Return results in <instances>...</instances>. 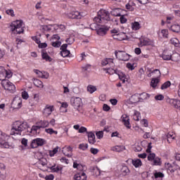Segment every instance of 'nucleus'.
Segmentation results:
<instances>
[{
    "label": "nucleus",
    "mask_w": 180,
    "mask_h": 180,
    "mask_svg": "<svg viewBox=\"0 0 180 180\" xmlns=\"http://www.w3.org/2000/svg\"><path fill=\"white\" fill-rule=\"evenodd\" d=\"M26 129H29L27 122H20L19 121L15 122L11 130V136H22V131H25Z\"/></svg>",
    "instance_id": "nucleus-1"
},
{
    "label": "nucleus",
    "mask_w": 180,
    "mask_h": 180,
    "mask_svg": "<svg viewBox=\"0 0 180 180\" xmlns=\"http://www.w3.org/2000/svg\"><path fill=\"white\" fill-rule=\"evenodd\" d=\"M110 20V15L109 11L106 10H101L98 13V16L94 18V22L96 23H105Z\"/></svg>",
    "instance_id": "nucleus-2"
},
{
    "label": "nucleus",
    "mask_w": 180,
    "mask_h": 180,
    "mask_svg": "<svg viewBox=\"0 0 180 180\" xmlns=\"http://www.w3.org/2000/svg\"><path fill=\"white\" fill-rule=\"evenodd\" d=\"M70 102L72 106L76 109L73 111V115L78 116V112L82 110V100L79 97L72 98Z\"/></svg>",
    "instance_id": "nucleus-3"
},
{
    "label": "nucleus",
    "mask_w": 180,
    "mask_h": 180,
    "mask_svg": "<svg viewBox=\"0 0 180 180\" xmlns=\"http://www.w3.org/2000/svg\"><path fill=\"white\" fill-rule=\"evenodd\" d=\"M22 26H23V22L22 20L14 21L11 24V30L12 32H16L17 34H20V33L25 32Z\"/></svg>",
    "instance_id": "nucleus-4"
},
{
    "label": "nucleus",
    "mask_w": 180,
    "mask_h": 180,
    "mask_svg": "<svg viewBox=\"0 0 180 180\" xmlns=\"http://www.w3.org/2000/svg\"><path fill=\"white\" fill-rule=\"evenodd\" d=\"M1 85L6 91L11 92V94H14V92L16 91V87L15 86V84L9 82V80L3 81L1 82Z\"/></svg>",
    "instance_id": "nucleus-5"
},
{
    "label": "nucleus",
    "mask_w": 180,
    "mask_h": 180,
    "mask_svg": "<svg viewBox=\"0 0 180 180\" xmlns=\"http://www.w3.org/2000/svg\"><path fill=\"white\" fill-rule=\"evenodd\" d=\"M112 37L115 40H118L120 41H122L123 40H126L127 38V36H126V33L124 32H119L117 30H111Z\"/></svg>",
    "instance_id": "nucleus-6"
},
{
    "label": "nucleus",
    "mask_w": 180,
    "mask_h": 180,
    "mask_svg": "<svg viewBox=\"0 0 180 180\" xmlns=\"http://www.w3.org/2000/svg\"><path fill=\"white\" fill-rule=\"evenodd\" d=\"M152 74H156V77H158L156 78H153L150 82V86L155 88L157 86V84H158L160 82V79L158 78L161 77V72L160 71V70L156 69L152 72Z\"/></svg>",
    "instance_id": "nucleus-7"
},
{
    "label": "nucleus",
    "mask_w": 180,
    "mask_h": 180,
    "mask_svg": "<svg viewBox=\"0 0 180 180\" xmlns=\"http://www.w3.org/2000/svg\"><path fill=\"white\" fill-rule=\"evenodd\" d=\"M115 56L118 60H120L121 61H127L129 58V54H127L124 51H115Z\"/></svg>",
    "instance_id": "nucleus-8"
},
{
    "label": "nucleus",
    "mask_w": 180,
    "mask_h": 180,
    "mask_svg": "<svg viewBox=\"0 0 180 180\" xmlns=\"http://www.w3.org/2000/svg\"><path fill=\"white\" fill-rule=\"evenodd\" d=\"M11 108L13 109H20L22 108V98L20 96H15L11 103Z\"/></svg>",
    "instance_id": "nucleus-9"
},
{
    "label": "nucleus",
    "mask_w": 180,
    "mask_h": 180,
    "mask_svg": "<svg viewBox=\"0 0 180 180\" xmlns=\"http://www.w3.org/2000/svg\"><path fill=\"white\" fill-rule=\"evenodd\" d=\"M11 77H12V75L8 72V71H6L4 67L0 66V81L4 82V81H6L5 78H11Z\"/></svg>",
    "instance_id": "nucleus-10"
},
{
    "label": "nucleus",
    "mask_w": 180,
    "mask_h": 180,
    "mask_svg": "<svg viewBox=\"0 0 180 180\" xmlns=\"http://www.w3.org/2000/svg\"><path fill=\"white\" fill-rule=\"evenodd\" d=\"M140 101V95L139 94H134L132 95L129 100L126 101V103L128 105H134V103H139Z\"/></svg>",
    "instance_id": "nucleus-11"
},
{
    "label": "nucleus",
    "mask_w": 180,
    "mask_h": 180,
    "mask_svg": "<svg viewBox=\"0 0 180 180\" xmlns=\"http://www.w3.org/2000/svg\"><path fill=\"white\" fill-rule=\"evenodd\" d=\"M109 30V27L105 25H99L98 28L96 30L97 34L99 36H105L106 34V32Z\"/></svg>",
    "instance_id": "nucleus-12"
},
{
    "label": "nucleus",
    "mask_w": 180,
    "mask_h": 180,
    "mask_svg": "<svg viewBox=\"0 0 180 180\" xmlns=\"http://www.w3.org/2000/svg\"><path fill=\"white\" fill-rule=\"evenodd\" d=\"M67 47H68V44H64L60 46V50H62L60 51V55L62 56V57H68V56L71 54L70 51L67 50Z\"/></svg>",
    "instance_id": "nucleus-13"
},
{
    "label": "nucleus",
    "mask_w": 180,
    "mask_h": 180,
    "mask_svg": "<svg viewBox=\"0 0 180 180\" xmlns=\"http://www.w3.org/2000/svg\"><path fill=\"white\" fill-rule=\"evenodd\" d=\"M69 19H81L82 15H81V13L78 11H72L67 15Z\"/></svg>",
    "instance_id": "nucleus-14"
},
{
    "label": "nucleus",
    "mask_w": 180,
    "mask_h": 180,
    "mask_svg": "<svg viewBox=\"0 0 180 180\" xmlns=\"http://www.w3.org/2000/svg\"><path fill=\"white\" fill-rule=\"evenodd\" d=\"M62 153L66 157H72V148L70 146H65L62 150Z\"/></svg>",
    "instance_id": "nucleus-15"
},
{
    "label": "nucleus",
    "mask_w": 180,
    "mask_h": 180,
    "mask_svg": "<svg viewBox=\"0 0 180 180\" xmlns=\"http://www.w3.org/2000/svg\"><path fill=\"white\" fill-rule=\"evenodd\" d=\"M5 136L1 135L0 137V146L1 148H9V143L5 140Z\"/></svg>",
    "instance_id": "nucleus-16"
},
{
    "label": "nucleus",
    "mask_w": 180,
    "mask_h": 180,
    "mask_svg": "<svg viewBox=\"0 0 180 180\" xmlns=\"http://www.w3.org/2000/svg\"><path fill=\"white\" fill-rule=\"evenodd\" d=\"M122 122L126 127L127 129H130L131 126H130V118H129V116L127 115H122Z\"/></svg>",
    "instance_id": "nucleus-17"
},
{
    "label": "nucleus",
    "mask_w": 180,
    "mask_h": 180,
    "mask_svg": "<svg viewBox=\"0 0 180 180\" xmlns=\"http://www.w3.org/2000/svg\"><path fill=\"white\" fill-rule=\"evenodd\" d=\"M53 108L54 106L53 105H46L43 111L44 116H50V114L53 112Z\"/></svg>",
    "instance_id": "nucleus-18"
},
{
    "label": "nucleus",
    "mask_w": 180,
    "mask_h": 180,
    "mask_svg": "<svg viewBox=\"0 0 180 180\" xmlns=\"http://www.w3.org/2000/svg\"><path fill=\"white\" fill-rule=\"evenodd\" d=\"M75 180H86V174L84 172L77 173L74 176Z\"/></svg>",
    "instance_id": "nucleus-19"
},
{
    "label": "nucleus",
    "mask_w": 180,
    "mask_h": 180,
    "mask_svg": "<svg viewBox=\"0 0 180 180\" xmlns=\"http://www.w3.org/2000/svg\"><path fill=\"white\" fill-rule=\"evenodd\" d=\"M88 134V139H89V143L90 144H95L96 141H95V134H94L92 131L87 132Z\"/></svg>",
    "instance_id": "nucleus-20"
},
{
    "label": "nucleus",
    "mask_w": 180,
    "mask_h": 180,
    "mask_svg": "<svg viewBox=\"0 0 180 180\" xmlns=\"http://www.w3.org/2000/svg\"><path fill=\"white\" fill-rule=\"evenodd\" d=\"M120 172L122 176H126L127 175H129V174H130V169H129V167H127V166H123L120 169Z\"/></svg>",
    "instance_id": "nucleus-21"
},
{
    "label": "nucleus",
    "mask_w": 180,
    "mask_h": 180,
    "mask_svg": "<svg viewBox=\"0 0 180 180\" xmlns=\"http://www.w3.org/2000/svg\"><path fill=\"white\" fill-rule=\"evenodd\" d=\"M91 172L93 173V175L95 176H99L101 175V169L96 166L92 167L91 168Z\"/></svg>",
    "instance_id": "nucleus-22"
},
{
    "label": "nucleus",
    "mask_w": 180,
    "mask_h": 180,
    "mask_svg": "<svg viewBox=\"0 0 180 180\" xmlns=\"http://www.w3.org/2000/svg\"><path fill=\"white\" fill-rule=\"evenodd\" d=\"M170 103L176 108L180 109V101L177 99H171Z\"/></svg>",
    "instance_id": "nucleus-23"
},
{
    "label": "nucleus",
    "mask_w": 180,
    "mask_h": 180,
    "mask_svg": "<svg viewBox=\"0 0 180 180\" xmlns=\"http://www.w3.org/2000/svg\"><path fill=\"white\" fill-rule=\"evenodd\" d=\"M37 124L39 125V127H40V129H44V127H49V121H46V120H41L39 122H38L37 123Z\"/></svg>",
    "instance_id": "nucleus-24"
},
{
    "label": "nucleus",
    "mask_w": 180,
    "mask_h": 180,
    "mask_svg": "<svg viewBox=\"0 0 180 180\" xmlns=\"http://www.w3.org/2000/svg\"><path fill=\"white\" fill-rule=\"evenodd\" d=\"M132 164L135 167V168H139V167H141L143 163L141 162V160L140 159H134L132 160Z\"/></svg>",
    "instance_id": "nucleus-25"
},
{
    "label": "nucleus",
    "mask_w": 180,
    "mask_h": 180,
    "mask_svg": "<svg viewBox=\"0 0 180 180\" xmlns=\"http://www.w3.org/2000/svg\"><path fill=\"white\" fill-rule=\"evenodd\" d=\"M126 148L124 146H116L112 148V151H116L117 153H120V151H124Z\"/></svg>",
    "instance_id": "nucleus-26"
},
{
    "label": "nucleus",
    "mask_w": 180,
    "mask_h": 180,
    "mask_svg": "<svg viewBox=\"0 0 180 180\" xmlns=\"http://www.w3.org/2000/svg\"><path fill=\"white\" fill-rule=\"evenodd\" d=\"M173 57H174V55L169 54L167 52H165V51L162 54V58L163 60H174V59H172Z\"/></svg>",
    "instance_id": "nucleus-27"
},
{
    "label": "nucleus",
    "mask_w": 180,
    "mask_h": 180,
    "mask_svg": "<svg viewBox=\"0 0 180 180\" xmlns=\"http://www.w3.org/2000/svg\"><path fill=\"white\" fill-rule=\"evenodd\" d=\"M171 44H173L175 47H180L179 40L176 38H172L170 39Z\"/></svg>",
    "instance_id": "nucleus-28"
},
{
    "label": "nucleus",
    "mask_w": 180,
    "mask_h": 180,
    "mask_svg": "<svg viewBox=\"0 0 180 180\" xmlns=\"http://www.w3.org/2000/svg\"><path fill=\"white\" fill-rule=\"evenodd\" d=\"M170 30L174 33H179L180 32V25H173L170 27Z\"/></svg>",
    "instance_id": "nucleus-29"
},
{
    "label": "nucleus",
    "mask_w": 180,
    "mask_h": 180,
    "mask_svg": "<svg viewBox=\"0 0 180 180\" xmlns=\"http://www.w3.org/2000/svg\"><path fill=\"white\" fill-rule=\"evenodd\" d=\"M41 56H42L43 60H46V61H51L52 60L51 57H50V56H49L47 52H45L44 51H42Z\"/></svg>",
    "instance_id": "nucleus-30"
},
{
    "label": "nucleus",
    "mask_w": 180,
    "mask_h": 180,
    "mask_svg": "<svg viewBox=\"0 0 180 180\" xmlns=\"http://www.w3.org/2000/svg\"><path fill=\"white\" fill-rule=\"evenodd\" d=\"M34 85H35V86H37V88H43V82L40 81L39 79H34Z\"/></svg>",
    "instance_id": "nucleus-31"
},
{
    "label": "nucleus",
    "mask_w": 180,
    "mask_h": 180,
    "mask_svg": "<svg viewBox=\"0 0 180 180\" xmlns=\"http://www.w3.org/2000/svg\"><path fill=\"white\" fill-rule=\"evenodd\" d=\"M87 91L89 92V94H94V92L96 91V86L89 84L87 86Z\"/></svg>",
    "instance_id": "nucleus-32"
},
{
    "label": "nucleus",
    "mask_w": 180,
    "mask_h": 180,
    "mask_svg": "<svg viewBox=\"0 0 180 180\" xmlns=\"http://www.w3.org/2000/svg\"><path fill=\"white\" fill-rule=\"evenodd\" d=\"M132 30H139L140 29V23L139 22H134L131 23Z\"/></svg>",
    "instance_id": "nucleus-33"
},
{
    "label": "nucleus",
    "mask_w": 180,
    "mask_h": 180,
    "mask_svg": "<svg viewBox=\"0 0 180 180\" xmlns=\"http://www.w3.org/2000/svg\"><path fill=\"white\" fill-rule=\"evenodd\" d=\"M133 119L136 122H139L140 120V112L139 111L135 110L134 114L133 115Z\"/></svg>",
    "instance_id": "nucleus-34"
},
{
    "label": "nucleus",
    "mask_w": 180,
    "mask_h": 180,
    "mask_svg": "<svg viewBox=\"0 0 180 180\" xmlns=\"http://www.w3.org/2000/svg\"><path fill=\"white\" fill-rule=\"evenodd\" d=\"M38 163L40 165H42V167H45V165H47V159H46L45 158H42L39 160Z\"/></svg>",
    "instance_id": "nucleus-35"
},
{
    "label": "nucleus",
    "mask_w": 180,
    "mask_h": 180,
    "mask_svg": "<svg viewBox=\"0 0 180 180\" xmlns=\"http://www.w3.org/2000/svg\"><path fill=\"white\" fill-rule=\"evenodd\" d=\"M51 169L53 172H61V171L63 170V167H58V166H57V167H56V166H52V167H51Z\"/></svg>",
    "instance_id": "nucleus-36"
},
{
    "label": "nucleus",
    "mask_w": 180,
    "mask_h": 180,
    "mask_svg": "<svg viewBox=\"0 0 180 180\" xmlns=\"http://www.w3.org/2000/svg\"><path fill=\"white\" fill-rule=\"evenodd\" d=\"M119 11H120L119 8L112 9L111 11V15H112V16H120V13Z\"/></svg>",
    "instance_id": "nucleus-37"
},
{
    "label": "nucleus",
    "mask_w": 180,
    "mask_h": 180,
    "mask_svg": "<svg viewBox=\"0 0 180 180\" xmlns=\"http://www.w3.org/2000/svg\"><path fill=\"white\" fill-rule=\"evenodd\" d=\"M34 72H35V74H37V75H38V77H39V78H46V76L43 74V72L39 70H34Z\"/></svg>",
    "instance_id": "nucleus-38"
},
{
    "label": "nucleus",
    "mask_w": 180,
    "mask_h": 180,
    "mask_svg": "<svg viewBox=\"0 0 180 180\" xmlns=\"http://www.w3.org/2000/svg\"><path fill=\"white\" fill-rule=\"evenodd\" d=\"M166 137H167V140L168 143H171V141H172V140H174V139H175L174 134H167L166 135Z\"/></svg>",
    "instance_id": "nucleus-39"
},
{
    "label": "nucleus",
    "mask_w": 180,
    "mask_h": 180,
    "mask_svg": "<svg viewBox=\"0 0 180 180\" xmlns=\"http://www.w3.org/2000/svg\"><path fill=\"white\" fill-rule=\"evenodd\" d=\"M113 63V59L112 58H105L104 60H102V65H108V64H109V63Z\"/></svg>",
    "instance_id": "nucleus-40"
},
{
    "label": "nucleus",
    "mask_w": 180,
    "mask_h": 180,
    "mask_svg": "<svg viewBox=\"0 0 180 180\" xmlns=\"http://www.w3.org/2000/svg\"><path fill=\"white\" fill-rule=\"evenodd\" d=\"M58 148H58V146H57L53 150H49L50 157H54V155L57 154V153H58Z\"/></svg>",
    "instance_id": "nucleus-41"
},
{
    "label": "nucleus",
    "mask_w": 180,
    "mask_h": 180,
    "mask_svg": "<svg viewBox=\"0 0 180 180\" xmlns=\"http://www.w3.org/2000/svg\"><path fill=\"white\" fill-rule=\"evenodd\" d=\"M153 161V165H161V159L160 158H155Z\"/></svg>",
    "instance_id": "nucleus-42"
},
{
    "label": "nucleus",
    "mask_w": 180,
    "mask_h": 180,
    "mask_svg": "<svg viewBox=\"0 0 180 180\" xmlns=\"http://www.w3.org/2000/svg\"><path fill=\"white\" fill-rule=\"evenodd\" d=\"M45 131L48 133V134H58V132L57 131H54L51 128L46 129Z\"/></svg>",
    "instance_id": "nucleus-43"
},
{
    "label": "nucleus",
    "mask_w": 180,
    "mask_h": 180,
    "mask_svg": "<svg viewBox=\"0 0 180 180\" xmlns=\"http://www.w3.org/2000/svg\"><path fill=\"white\" fill-rule=\"evenodd\" d=\"M169 86H171V82L167 81L161 86V89H167V88H169Z\"/></svg>",
    "instance_id": "nucleus-44"
},
{
    "label": "nucleus",
    "mask_w": 180,
    "mask_h": 180,
    "mask_svg": "<svg viewBox=\"0 0 180 180\" xmlns=\"http://www.w3.org/2000/svg\"><path fill=\"white\" fill-rule=\"evenodd\" d=\"M107 73L110 75H112L113 74H117V70H114L112 68H109L107 69Z\"/></svg>",
    "instance_id": "nucleus-45"
},
{
    "label": "nucleus",
    "mask_w": 180,
    "mask_h": 180,
    "mask_svg": "<svg viewBox=\"0 0 180 180\" xmlns=\"http://www.w3.org/2000/svg\"><path fill=\"white\" fill-rule=\"evenodd\" d=\"M127 68L131 70V71H133V70L136 68V64L128 63H127Z\"/></svg>",
    "instance_id": "nucleus-46"
},
{
    "label": "nucleus",
    "mask_w": 180,
    "mask_h": 180,
    "mask_svg": "<svg viewBox=\"0 0 180 180\" xmlns=\"http://www.w3.org/2000/svg\"><path fill=\"white\" fill-rule=\"evenodd\" d=\"M99 25H98V22L96 23H93L90 25V29H91V30H98V27H99Z\"/></svg>",
    "instance_id": "nucleus-47"
},
{
    "label": "nucleus",
    "mask_w": 180,
    "mask_h": 180,
    "mask_svg": "<svg viewBox=\"0 0 180 180\" xmlns=\"http://www.w3.org/2000/svg\"><path fill=\"white\" fill-rule=\"evenodd\" d=\"M97 139H103V131H98L96 133Z\"/></svg>",
    "instance_id": "nucleus-48"
},
{
    "label": "nucleus",
    "mask_w": 180,
    "mask_h": 180,
    "mask_svg": "<svg viewBox=\"0 0 180 180\" xmlns=\"http://www.w3.org/2000/svg\"><path fill=\"white\" fill-rule=\"evenodd\" d=\"M51 46H53V47H60L61 46V41H56L51 43Z\"/></svg>",
    "instance_id": "nucleus-49"
},
{
    "label": "nucleus",
    "mask_w": 180,
    "mask_h": 180,
    "mask_svg": "<svg viewBox=\"0 0 180 180\" xmlns=\"http://www.w3.org/2000/svg\"><path fill=\"white\" fill-rule=\"evenodd\" d=\"M79 148L80 150H83V151H84V150H86V148H88V144H86V143H82V144H80L79 146Z\"/></svg>",
    "instance_id": "nucleus-50"
},
{
    "label": "nucleus",
    "mask_w": 180,
    "mask_h": 180,
    "mask_svg": "<svg viewBox=\"0 0 180 180\" xmlns=\"http://www.w3.org/2000/svg\"><path fill=\"white\" fill-rule=\"evenodd\" d=\"M31 147L32 148H37L39 147V145L37 144V142L36 139H34L31 143Z\"/></svg>",
    "instance_id": "nucleus-51"
},
{
    "label": "nucleus",
    "mask_w": 180,
    "mask_h": 180,
    "mask_svg": "<svg viewBox=\"0 0 180 180\" xmlns=\"http://www.w3.org/2000/svg\"><path fill=\"white\" fill-rule=\"evenodd\" d=\"M155 158V153H150L148 155V161H153Z\"/></svg>",
    "instance_id": "nucleus-52"
},
{
    "label": "nucleus",
    "mask_w": 180,
    "mask_h": 180,
    "mask_svg": "<svg viewBox=\"0 0 180 180\" xmlns=\"http://www.w3.org/2000/svg\"><path fill=\"white\" fill-rule=\"evenodd\" d=\"M161 33L163 37H166V39H168V30H162Z\"/></svg>",
    "instance_id": "nucleus-53"
},
{
    "label": "nucleus",
    "mask_w": 180,
    "mask_h": 180,
    "mask_svg": "<svg viewBox=\"0 0 180 180\" xmlns=\"http://www.w3.org/2000/svg\"><path fill=\"white\" fill-rule=\"evenodd\" d=\"M155 101H164V96L162 94H159L155 96Z\"/></svg>",
    "instance_id": "nucleus-54"
},
{
    "label": "nucleus",
    "mask_w": 180,
    "mask_h": 180,
    "mask_svg": "<svg viewBox=\"0 0 180 180\" xmlns=\"http://www.w3.org/2000/svg\"><path fill=\"white\" fill-rule=\"evenodd\" d=\"M37 141V144L39 146H43L44 144V141L41 139H35Z\"/></svg>",
    "instance_id": "nucleus-55"
},
{
    "label": "nucleus",
    "mask_w": 180,
    "mask_h": 180,
    "mask_svg": "<svg viewBox=\"0 0 180 180\" xmlns=\"http://www.w3.org/2000/svg\"><path fill=\"white\" fill-rule=\"evenodd\" d=\"M22 99H28L29 98V94L27 91H22Z\"/></svg>",
    "instance_id": "nucleus-56"
},
{
    "label": "nucleus",
    "mask_w": 180,
    "mask_h": 180,
    "mask_svg": "<svg viewBox=\"0 0 180 180\" xmlns=\"http://www.w3.org/2000/svg\"><path fill=\"white\" fill-rule=\"evenodd\" d=\"M155 178H164V174L161 172H156L155 173Z\"/></svg>",
    "instance_id": "nucleus-57"
},
{
    "label": "nucleus",
    "mask_w": 180,
    "mask_h": 180,
    "mask_svg": "<svg viewBox=\"0 0 180 180\" xmlns=\"http://www.w3.org/2000/svg\"><path fill=\"white\" fill-rule=\"evenodd\" d=\"M90 152L91 153V154H94L95 155V154H98V153H99V150L98 148H91L90 149Z\"/></svg>",
    "instance_id": "nucleus-58"
},
{
    "label": "nucleus",
    "mask_w": 180,
    "mask_h": 180,
    "mask_svg": "<svg viewBox=\"0 0 180 180\" xmlns=\"http://www.w3.org/2000/svg\"><path fill=\"white\" fill-rule=\"evenodd\" d=\"M6 12V14L10 15V16H15V12L12 9L7 10Z\"/></svg>",
    "instance_id": "nucleus-59"
},
{
    "label": "nucleus",
    "mask_w": 180,
    "mask_h": 180,
    "mask_svg": "<svg viewBox=\"0 0 180 180\" xmlns=\"http://www.w3.org/2000/svg\"><path fill=\"white\" fill-rule=\"evenodd\" d=\"M82 167V166L81 165L77 163L76 162H74L73 168H77V169H81Z\"/></svg>",
    "instance_id": "nucleus-60"
},
{
    "label": "nucleus",
    "mask_w": 180,
    "mask_h": 180,
    "mask_svg": "<svg viewBox=\"0 0 180 180\" xmlns=\"http://www.w3.org/2000/svg\"><path fill=\"white\" fill-rule=\"evenodd\" d=\"M117 75H118L120 79H122V78H124L125 75L122 72H119V70H117Z\"/></svg>",
    "instance_id": "nucleus-61"
},
{
    "label": "nucleus",
    "mask_w": 180,
    "mask_h": 180,
    "mask_svg": "<svg viewBox=\"0 0 180 180\" xmlns=\"http://www.w3.org/2000/svg\"><path fill=\"white\" fill-rule=\"evenodd\" d=\"M79 133H88V131H86V128H85V127H81L79 129Z\"/></svg>",
    "instance_id": "nucleus-62"
},
{
    "label": "nucleus",
    "mask_w": 180,
    "mask_h": 180,
    "mask_svg": "<svg viewBox=\"0 0 180 180\" xmlns=\"http://www.w3.org/2000/svg\"><path fill=\"white\" fill-rule=\"evenodd\" d=\"M6 168V167L5 166V165L4 163L0 162V171L5 172Z\"/></svg>",
    "instance_id": "nucleus-63"
},
{
    "label": "nucleus",
    "mask_w": 180,
    "mask_h": 180,
    "mask_svg": "<svg viewBox=\"0 0 180 180\" xmlns=\"http://www.w3.org/2000/svg\"><path fill=\"white\" fill-rule=\"evenodd\" d=\"M45 179H46V180H53V179H54V175H53V174H49V175H48V176H45Z\"/></svg>",
    "instance_id": "nucleus-64"
}]
</instances>
